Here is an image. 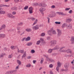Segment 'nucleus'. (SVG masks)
<instances>
[{
	"label": "nucleus",
	"mask_w": 74,
	"mask_h": 74,
	"mask_svg": "<svg viewBox=\"0 0 74 74\" xmlns=\"http://www.w3.org/2000/svg\"><path fill=\"white\" fill-rule=\"evenodd\" d=\"M49 60L50 62H52L54 61V60L51 59H50Z\"/></svg>",
	"instance_id": "51"
},
{
	"label": "nucleus",
	"mask_w": 74,
	"mask_h": 74,
	"mask_svg": "<svg viewBox=\"0 0 74 74\" xmlns=\"http://www.w3.org/2000/svg\"><path fill=\"white\" fill-rule=\"evenodd\" d=\"M29 10L32 11L33 10V7H30L29 8Z\"/></svg>",
	"instance_id": "41"
},
{
	"label": "nucleus",
	"mask_w": 74,
	"mask_h": 74,
	"mask_svg": "<svg viewBox=\"0 0 74 74\" xmlns=\"http://www.w3.org/2000/svg\"><path fill=\"white\" fill-rule=\"evenodd\" d=\"M65 26H67V25L66 24H66L65 23H64V24H62V28H63V27H65Z\"/></svg>",
	"instance_id": "24"
},
{
	"label": "nucleus",
	"mask_w": 74,
	"mask_h": 74,
	"mask_svg": "<svg viewBox=\"0 0 74 74\" xmlns=\"http://www.w3.org/2000/svg\"><path fill=\"white\" fill-rule=\"evenodd\" d=\"M51 7L52 8H55L56 7L54 5H52V6H51Z\"/></svg>",
	"instance_id": "52"
},
{
	"label": "nucleus",
	"mask_w": 74,
	"mask_h": 74,
	"mask_svg": "<svg viewBox=\"0 0 74 74\" xmlns=\"http://www.w3.org/2000/svg\"><path fill=\"white\" fill-rule=\"evenodd\" d=\"M47 33L49 35V36H52V34L51 32V28L50 30L47 31Z\"/></svg>",
	"instance_id": "14"
},
{
	"label": "nucleus",
	"mask_w": 74,
	"mask_h": 74,
	"mask_svg": "<svg viewBox=\"0 0 74 74\" xmlns=\"http://www.w3.org/2000/svg\"><path fill=\"white\" fill-rule=\"evenodd\" d=\"M32 28L33 29V30H34V29H35V30H38V29H39V28L37 27V25H36L34 27H32Z\"/></svg>",
	"instance_id": "16"
},
{
	"label": "nucleus",
	"mask_w": 74,
	"mask_h": 74,
	"mask_svg": "<svg viewBox=\"0 0 74 74\" xmlns=\"http://www.w3.org/2000/svg\"><path fill=\"white\" fill-rule=\"evenodd\" d=\"M5 34H0V38H4V37H5Z\"/></svg>",
	"instance_id": "18"
},
{
	"label": "nucleus",
	"mask_w": 74,
	"mask_h": 74,
	"mask_svg": "<svg viewBox=\"0 0 74 74\" xmlns=\"http://www.w3.org/2000/svg\"><path fill=\"white\" fill-rule=\"evenodd\" d=\"M6 74H16V71H12L9 72H7Z\"/></svg>",
	"instance_id": "3"
},
{
	"label": "nucleus",
	"mask_w": 74,
	"mask_h": 74,
	"mask_svg": "<svg viewBox=\"0 0 74 74\" xmlns=\"http://www.w3.org/2000/svg\"><path fill=\"white\" fill-rule=\"evenodd\" d=\"M49 67L50 68H52V67H53V65L52 64H50L49 66Z\"/></svg>",
	"instance_id": "50"
},
{
	"label": "nucleus",
	"mask_w": 74,
	"mask_h": 74,
	"mask_svg": "<svg viewBox=\"0 0 74 74\" xmlns=\"http://www.w3.org/2000/svg\"><path fill=\"white\" fill-rule=\"evenodd\" d=\"M54 50V49H50L48 51V53H51L52 52V51Z\"/></svg>",
	"instance_id": "22"
},
{
	"label": "nucleus",
	"mask_w": 74,
	"mask_h": 74,
	"mask_svg": "<svg viewBox=\"0 0 74 74\" xmlns=\"http://www.w3.org/2000/svg\"><path fill=\"white\" fill-rule=\"evenodd\" d=\"M12 55H9L8 56V58L11 59L12 58Z\"/></svg>",
	"instance_id": "37"
},
{
	"label": "nucleus",
	"mask_w": 74,
	"mask_h": 74,
	"mask_svg": "<svg viewBox=\"0 0 74 74\" xmlns=\"http://www.w3.org/2000/svg\"><path fill=\"white\" fill-rule=\"evenodd\" d=\"M72 28V27L71 26V25L70 24L68 25L67 27V29H71Z\"/></svg>",
	"instance_id": "30"
},
{
	"label": "nucleus",
	"mask_w": 74,
	"mask_h": 74,
	"mask_svg": "<svg viewBox=\"0 0 74 74\" xmlns=\"http://www.w3.org/2000/svg\"><path fill=\"white\" fill-rule=\"evenodd\" d=\"M1 5L2 7H10L9 5H6L2 4Z\"/></svg>",
	"instance_id": "28"
},
{
	"label": "nucleus",
	"mask_w": 74,
	"mask_h": 74,
	"mask_svg": "<svg viewBox=\"0 0 74 74\" xmlns=\"http://www.w3.org/2000/svg\"><path fill=\"white\" fill-rule=\"evenodd\" d=\"M51 31L52 35H53V34H56V31H55V30L53 29V27H52L51 28Z\"/></svg>",
	"instance_id": "6"
},
{
	"label": "nucleus",
	"mask_w": 74,
	"mask_h": 74,
	"mask_svg": "<svg viewBox=\"0 0 74 74\" xmlns=\"http://www.w3.org/2000/svg\"><path fill=\"white\" fill-rule=\"evenodd\" d=\"M56 15V14L55 12H53L50 15V17L51 18H53V17L55 16Z\"/></svg>",
	"instance_id": "10"
},
{
	"label": "nucleus",
	"mask_w": 74,
	"mask_h": 74,
	"mask_svg": "<svg viewBox=\"0 0 74 74\" xmlns=\"http://www.w3.org/2000/svg\"><path fill=\"white\" fill-rule=\"evenodd\" d=\"M41 42H42V45H44L45 44V43H46L45 42V41H44V40L42 41Z\"/></svg>",
	"instance_id": "35"
},
{
	"label": "nucleus",
	"mask_w": 74,
	"mask_h": 74,
	"mask_svg": "<svg viewBox=\"0 0 74 74\" xmlns=\"http://www.w3.org/2000/svg\"><path fill=\"white\" fill-rule=\"evenodd\" d=\"M26 38H22L21 40L22 41H24L25 40V39Z\"/></svg>",
	"instance_id": "56"
},
{
	"label": "nucleus",
	"mask_w": 74,
	"mask_h": 74,
	"mask_svg": "<svg viewBox=\"0 0 74 74\" xmlns=\"http://www.w3.org/2000/svg\"><path fill=\"white\" fill-rule=\"evenodd\" d=\"M56 43V41L55 40H53L51 41L50 46H54Z\"/></svg>",
	"instance_id": "2"
},
{
	"label": "nucleus",
	"mask_w": 74,
	"mask_h": 74,
	"mask_svg": "<svg viewBox=\"0 0 74 74\" xmlns=\"http://www.w3.org/2000/svg\"><path fill=\"white\" fill-rule=\"evenodd\" d=\"M21 27H17V29L18 30H19V29H20Z\"/></svg>",
	"instance_id": "59"
},
{
	"label": "nucleus",
	"mask_w": 74,
	"mask_h": 74,
	"mask_svg": "<svg viewBox=\"0 0 74 74\" xmlns=\"http://www.w3.org/2000/svg\"><path fill=\"white\" fill-rule=\"evenodd\" d=\"M56 14H58V15H63V16H66V14H64L63 12H56Z\"/></svg>",
	"instance_id": "8"
},
{
	"label": "nucleus",
	"mask_w": 74,
	"mask_h": 74,
	"mask_svg": "<svg viewBox=\"0 0 74 74\" xmlns=\"http://www.w3.org/2000/svg\"><path fill=\"white\" fill-rule=\"evenodd\" d=\"M47 19L48 23H49V21H50V18H49L48 17H47Z\"/></svg>",
	"instance_id": "42"
},
{
	"label": "nucleus",
	"mask_w": 74,
	"mask_h": 74,
	"mask_svg": "<svg viewBox=\"0 0 74 74\" xmlns=\"http://www.w3.org/2000/svg\"><path fill=\"white\" fill-rule=\"evenodd\" d=\"M39 5L40 7H46L47 6V5L45 3H40L39 4Z\"/></svg>",
	"instance_id": "12"
},
{
	"label": "nucleus",
	"mask_w": 74,
	"mask_h": 74,
	"mask_svg": "<svg viewBox=\"0 0 74 74\" xmlns=\"http://www.w3.org/2000/svg\"><path fill=\"white\" fill-rule=\"evenodd\" d=\"M31 58H32V57H31V56H28L27 57V59H31Z\"/></svg>",
	"instance_id": "54"
},
{
	"label": "nucleus",
	"mask_w": 74,
	"mask_h": 74,
	"mask_svg": "<svg viewBox=\"0 0 74 74\" xmlns=\"http://www.w3.org/2000/svg\"><path fill=\"white\" fill-rule=\"evenodd\" d=\"M12 13L13 15H15V14H16V12L14 11Z\"/></svg>",
	"instance_id": "61"
},
{
	"label": "nucleus",
	"mask_w": 74,
	"mask_h": 74,
	"mask_svg": "<svg viewBox=\"0 0 74 74\" xmlns=\"http://www.w3.org/2000/svg\"><path fill=\"white\" fill-rule=\"evenodd\" d=\"M57 65L58 66L56 68V70L57 71H58L59 70V68L61 66V64L60 62H58Z\"/></svg>",
	"instance_id": "5"
},
{
	"label": "nucleus",
	"mask_w": 74,
	"mask_h": 74,
	"mask_svg": "<svg viewBox=\"0 0 74 74\" xmlns=\"http://www.w3.org/2000/svg\"><path fill=\"white\" fill-rule=\"evenodd\" d=\"M14 1L15 3H18L19 1V0H14Z\"/></svg>",
	"instance_id": "57"
},
{
	"label": "nucleus",
	"mask_w": 74,
	"mask_h": 74,
	"mask_svg": "<svg viewBox=\"0 0 74 74\" xmlns=\"http://www.w3.org/2000/svg\"><path fill=\"white\" fill-rule=\"evenodd\" d=\"M19 51V52H20V53H23V52H24V50H20Z\"/></svg>",
	"instance_id": "43"
},
{
	"label": "nucleus",
	"mask_w": 74,
	"mask_h": 74,
	"mask_svg": "<svg viewBox=\"0 0 74 74\" xmlns=\"http://www.w3.org/2000/svg\"><path fill=\"white\" fill-rule=\"evenodd\" d=\"M31 38L30 36H28L27 38L25 39V41H30V40Z\"/></svg>",
	"instance_id": "17"
},
{
	"label": "nucleus",
	"mask_w": 74,
	"mask_h": 74,
	"mask_svg": "<svg viewBox=\"0 0 74 74\" xmlns=\"http://www.w3.org/2000/svg\"><path fill=\"white\" fill-rule=\"evenodd\" d=\"M55 23H56V24H58V25H60V22L56 21L55 22Z\"/></svg>",
	"instance_id": "46"
},
{
	"label": "nucleus",
	"mask_w": 74,
	"mask_h": 74,
	"mask_svg": "<svg viewBox=\"0 0 74 74\" xmlns=\"http://www.w3.org/2000/svg\"><path fill=\"white\" fill-rule=\"evenodd\" d=\"M29 14H32L33 13V11L32 10H29Z\"/></svg>",
	"instance_id": "53"
},
{
	"label": "nucleus",
	"mask_w": 74,
	"mask_h": 74,
	"mask_svg": "<svg viewBox=\"0 0 74 74\" xmlns=\"http://www.w3.org/2000/svg\"><path fill=\"white\" fill-rule=\"evenodd\" d=\"M72 10H70L69 12V14H71L72 13Z\"/></svg>",
	"instance_id": "55"
},
{
	"label": "nucleus",
	"mask_w": 74,
	"mask_h": 74,
	"mask_svg": "<svg viewBox=\"0 0 74 74\" xmlns=\"http://www.w3.org/2000/svg\"><path fill=\"white\" fill-rule=\"evenodd\" d=\"M2 5H0V11H3V8H1V7H2Z\"/></svg>",
	"instance_id": "33"
},
{
	"label": "nucleus",
	"mask_w": 74,
	"mask_h": 74,
	"mask_svg": "<svg viewBox=\"0 0 74 74\" xmlns=\"http://www.w3.org/2000/svg\"><path fill=\"white\" fill-rule=\"evenodd\" d=\"M70 9V8H66L65 9V11H69V10Z\"/></svg>",
	"instance_id": "45"
},
{
	"label": "nucleus",
	"mask_w": 74,
	"mask_h": 74,
	"mask_svg": "<svg viewBox=\"0 0 74 74\" xmlns=\"http://www.w3.org/2000/svg\"><path fill=\"white\" fill-rule=\"evenodd\" d=\"M31 53H35V51L34 50H32L31 51Z\"/></svg>",
	"instance_id": "40"
},
{
	"label": "nucleus",
	"mask_w": 74,
	"mask_h": 74,
	"mask_svg": "<svg viewBox=\"0 0 74 74\" xmlns=\"http://www.w3.org/2000/svg\"><path fill=\"white\" fill-rule=\"evenodd\" d=\"M65 71H68L69 70V69H67V68H66V69L64 70Z\"/></svg>",
	"instance_id": "64"
},
{
	"label": "nucleus",
	"mask_w": 74,
	"mask_h": 74,
	"mask_svg": "<svg viewBox=\"0 0 74 74\" xmlns=\"http://www.w3.org/2000/svg\"><path fill=\"white\" fill-rule=\"evenodd\" d=\"M47 38L48 40H50V39H51V37L50 36H47Z\"/></svg>",
	"instance_id": "47"
},
{
	"label": "nucleus",
	"mask_w": 74,
	"mask_h": 74,
	"mask_svg": "<svg viewBox=\"0 0 74 74\" xmlns=\"http://www.w3.org/2000/svg\"><path fill=\"white\" fill-rule=\"evenodd\" d=\"M30 19H31L32 21H34V20L35 19V18L33 17H31V18H30Z\"/></svg>",
	"instance_id": "48"
},
{
	"label": "nucleus",
	"mask_w": 74,
	"mask_h": 74,
	"mask_svg": "<svg viewBox=\"0 0 74 74\" xmlns=\"http://www.w3.org/2000/svg\"><path fill=\"white\" fill-rule=\"evenodd\" d=\"M69 65H70V64H69V63H66L64 64V67L65 68H67L68 67H69Z\"/></svg>",
	"instance_id": "11"
},
{
	"label": "nucleus",
	"mask_w": 74,
	"mask_h": 74,
	"mask_svg": "<svg viewBox=\"0 0 74 74\" xmlns=\"http://www.w3.org/2000/svg\"><path fill=\"white\" fill-rule=\"evenodd\" d=\"M43 61H44V58H42L41 59V61L40 62V63H41V64L42 63Z\"/></svg>",
	"instance_id": "32"
},
{
	"label": "nucleus",
	"mask_w": 74,
	"mask_h": 74,
	"mask_svg": "<svg viewBox=\"0 0 74 74\" xmlns=\"http://www.w3.org/2000/svg\"><path fill=\"white\" fill-rule=\"evenodd\" d=\"M71 44H74V37H72L71 38Z\"/></svg>",
	"instance_id": "15"
},
{
	"label": "nucleus",
	"mask_w": 74,
	"mask_h": 74,
	"mask_svg": "<svg viewBox=\"0 0 74 74\" xmlns=\"http://www.w3.org/2000/svg\"><path fill=\"white\" fill-rule=\"evenodd\" d=\"M65 48V47H62L60 48V51H61L62 49H63V48Z\"/></svg>",
	"instance_id": "58"
},
{
	"label": "nucleus",
	"mask_w": 74,
	"mask_h": 74,
	"mask_svg": "<svg viewBox=\"0 0 74 74\" xmlns=\"http://www.w3.org/2000/svg\"><path fill=\"white\" fill-rule=\"evenodd\" d=\"M38 21V20L37 19L36 20V21H35V22L34 23V24H33V26H34L35 24H36L37 23V21Z\"/></svg>",
	"instance_id": "34"
},
{
	"label": "nucleus",
	"mask_w": 74,
	"mask_h": 74,
	"mask_svg": "<svg viewBox=\"0 0 74 74\" xmlns=\"http://www.w3.org/2000/svg\"><path fill=\"white\" fill-rule=\"evenodd\" d=\"M2 29H5V25H2L1 27Z\"/></svg>",
	"instance_id": "38"
},
{
	"label": "nucleus",
	"mask_w": 74,
	"mask_h": 74,
	"mask_svg": "<svg viewBox=\"0 0 74 74\" xmlns=\"http://www.w3.org/2000/svg\"><path fill=\"white\" fill-rule=\"evenodd\" d=\"M40 42H41V41L40 40L36 42V45H39V44H40Z\"/></svg>",
	"instance_id": "31"
},
{
	"label": "nucleus",
	"mask_w": 74,
	"mask_h": 74,
	"mask_svg": "<svg viewBox=\"0 0 74 74\" xmlns=\"http://www.w3.org/2000/svg\"><path fill=\"white\" fill-rule=\"evenodd\" d=\"M25 57H26V54H24L22 56V59H23V58H25Z\"/></svg>",
	"instance_id": "39"
},
{
	"label": "nucleus",
	"mask_w": 74,
	"mask_h": 74,
	"mask_svg": "<svg viewBox=\"0 0 74 74\" xmlns=\"http://www.w3.org/2000/svg\"><path fill=\"white\" fill-rule=\"evenodd\" d=\"M17 63H18V64L21 65V61L18 60H17Z\"/></svg>",
	"instance_id": "25"
},
{
	"label": "nucleus",
	"mask_w": 74,
	"mask_h": 74,
	"mask_svg": "<svg viewBox=\"0 0 74 74\" xmlns=\"http://www.w3.org/2000/svg\"><path fill=\"white\" fill-rule=\"evenodd\" d=\"M26 67L28 68L29 67H31V65L30 64H28L27 65H26Z\"/></svg>",
	"instance_id": "26"
},
{
	"label": "nucleus",
	"mask_w": 74,
	"mask_h": 74,
	"mask_svg": "<svg viewBox=\"0 0 74 74\" xmlns=\"http://www.w3.org/2000/svg\"><path fill=\"white\" fill-rule=\"evenodd\" d=\"M59 48V47L57 45L54 48H53V49L54 50H56V49H58Z\"/></svg>",
	"instance_id": "20"
},
{
	"label": "nucleus",
	"mask_w": 74,
	"mask_h": 74,
	"mask_svg": "<svg viewBox=\"0 0 74 74\" xmlns=\"http://www.w3.org/2000/svg\"><path fill=\"white\" fill-rule=\"evenodd\" d=\"M39 10L41 14H44V13H43V11H45V9L42 8H41Z\"/></svg>",
	"instance_id": "13"
},
{
	"label": "nucleus",
	"mask_w": 74,
	"mask_h": 74,
	"mask_svg": "<svg viewBox=\"0 0 74 74\" xmlns=\"http://www.w3.org/2000/svg\"><path fill=\"white\" fill-rule=\"evenodd\" d=\"M57 31L58 32V37H59V36H60V35H61L62 34V31L59 29H58Z\"/></svg>",
	"instance_id": "4"
},
{
	"label": "nucleus",
	"mask_w": 74,
	"mask_h": 74,
	"mask_svg": "<svg viewBox=\"0 0 74 74\" xmlns=\"http://www.w3.org/2000/svg\"><path fill=\"white\" fill-rule=\"evenodd\" d=\"M45 35V34L44 33H42L40 36L41 37H44Z\"/></svg>",
	"instance_id": "29"
},
{
	"label": "nucleus",
	"mask_w": 74,
	"mask_h": 74,
	"mask_svg": "<svg viewBox=\"0 0 74 74\" xmlns=\"http://www.w3.org/2000/svg\"><path fill=\"white\" fill-rule=\"evenodd\" d=\"M66 52H67V53H70V54H71V55L70 56V57H71V56H73V55L74 54L73 53V52H72V51H71V50L70 49H68L66 51Z\"/></svg>",
	"instance_id": "1"
},
{
	"label": "nucleus",
	"mask_w": 74,
	"mask_h": 74,
	"mask_svg": "<svg viewBox=\"0 0 74 74\" xmlns=\"http://www.w3.org/2000/svg\"><path fill=\"white\" fill-rule=\"evenodd\" d=\"M50 74H53V72H52V71H50Z\"/></svg>",
	"instance_id": "60"
},
{
	"label": "nucleus",
	"mask_w": 74,
	"mask_h": 74,
	"mask_svg": "<svg viewBox=\"0 0 74 74\" xmlns=\"http://www.w3.org/2000/svg\"><path fill=\"white\" fill-rule=\"evenodd\" d=\"M11 49H14V46H12L11 47H10Z\"/></svg>",
	"instance_id": "62"
},
{
	"label": "nucleus",
	"mask_w": 74,
	"mask_h": 74,
	"mask_svg": "<svg viewBox=\"0 0 74 74\" xmlns=\"http://www.w3.org/2000/svg\"><path fill=\"white\" fill-rule=\"evenodd\" d=\"M25 30L26 32H28L32 31V30L30 29H26Z\"/></svg>",
	"instance_id": "23"
},
{
	"label": "nucleus",
	"mask_w": 74,
	"mask_h": 74,
	"mask_svg": "<svg viewBox=\"0 0 74 74\" xmlns=\"http://www.w3.org/2000/svg\"><path fill=\"white\" fill-rule=\"evenodd\" d=\"M28 7H29L28 6H26L24 8V10H27V8H28Z\"/></svg>",
	"instance_id": "44"
},
{
	"label": "nucleus",
	"mask_w": 74,
	"mask_h": 74,
	"mask_svg": "<svg viewBox=\"0 0 74 74\" xmlns=\"http://www.w3.org/2000/svg\"><path fill=\"white\" fill-rule=\"evenodd\" d=\"M5 12L4 11H0V14H5Z\"/></svg>",
	"instance_id": "21"
},
{
	"label": "nucleus",
	"mask_w": 74,
	"mask_h": 74,
	"mask_svg": "<svg viewBox=\"0 0 74 74\" xmlns=\"http://www.w3.org/2000/svg\"><path fill=\"white\" fill-rule=\"evenodd\" d=\"M23 24V23H20L18 24V26H21Z\"/></svg>",
	"instance_id": "49"
},
{
	"label": "nucleus",
	"mask_w": 74,
	"mask_h": 74,
	"mask_svg": "<svg viewBox=\"0 0 74 74\" xmlns=\"http://www.w3.org/2000/svg\"><path fill=\"white\" fill-rule=\"evenodd\" d=\"M8 17L10 18H15V16L12 15L10 13H9L7 15Z\"/></svg>",
	"instance_id": "7"
},
{
	"label": "nucleus",
	"mask_w": 74,
	"mask_h": 74,
	"mask_svg": "<svg viewBox=\"0 0 74 74\" xmlns=\"http://www.w3.org/2000/svg\"><path fill=\"white\" fill-rule=\"evenodd\" d=\"M36 62V60H33V63L34 64Z\"/></svg>",
	"instance_id": "63"
},
{
	"label": "nucleus",
	"mask_w": 74,
	"mask_h": 74,
	"mask_svg": "<svg viewBox=\"0 0 74 74\" xmlns=\"http://www.w3.org/2000/svg\"><path fill=\"white\" fill-rule=\"evenodd\" d=\"M32 45V43L31 42H30L28 43V44H27L26 45H27V46H30Z\"/></svg>",
	"instance_id": "27"
},
{
	"label": "nucleus",
	"mask_w": 74,
	"mask_h": 74,
	"mask_svg": "<svg viewBox=\"0 0 74 74\" xmlns=\"http://www.w3.org/2000/svg\"><path fill=\"white\" fill-rule=\"evenodd\" d=\"M49 59H50V58H49L48 57H46V60L47 61H49Z\"/></svg>",
	"instance_id": "36"
},
{
	"label": "nucleus",
	"mask_w": 74,
	"mask_h": 74,
	"mask_svg": "<svg viewBox=\"0 0 74 74\" xmlns=\"http://www.w3.org/2000/svg\"><path fill=\"white\" fill-rule=\"evenodd\" d=\"M11 10H14V11H16L17 10V8H16V7H13L11 8Z\"/></svg>",
	"instance_id": "19"
},
{
	"label": "nucleus",
	"mask_w": 74,
	"mask_h": 74,
	"mask_svg": "<svg viewBox=\"0 0 74 74\" xmlns=\"http://www.w3.org/2000/svg\"><path fill=\"white\" fill-rule=\"evenodd\" d=\"M72 21V19L71 18H66V22L68 23H70Z\"/></svg>",
	"instance_id": "9"
}]
</instances>
